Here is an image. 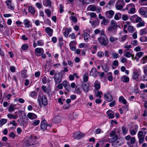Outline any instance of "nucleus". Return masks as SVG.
Returning a JSON list of instances; mask_svg holds the SVG:
<instances>
[{
	"label": "nucleus",
	"mask_w": 147,
	"mask_h": 147,
	"mask_svg": "<svg viewBox=\"0 0 147 147\" xmlns=\"http://www.w3.org/2000/svg\"><path fill=\"white\" fill-rule=\"evenodd\" d=\"M101 33V35L97 39L98 41L101 45L106 46L108 44V40L105 34V31H102Z\"/></svg>",
	"instance_id": "nucleus-1"
},
{
	"label": "nucleus",
	"mask_w": 147,
	"mask_h": 147,
	"mask_svg": "<svg viewBox=\"0 0 147 147\" xmlns=\"http://www.w3.org/2000/svg\"><path fill=\"white\" fill-rule=\"evenodd\" d=\"M37 100L40 107L42 105L45 106L48 104L47 98L45 95L42 96L40 94H38Z\"/></svg>",
	"instance_id": "nucleus-2"
},
{
	"label": "nucleus",
	"mask_w": 147,
	"mask_h": 147,
	"mask_svg": "<svg viewBox=\"0 0 147 147\" xmlns=\"http://www.w3.org/2000/svg\"><path fill=\"white\" fill-rule=\"evenodd\" d=\"M115 137V139L114 140V142L112 144L113 146L117 147L123 144L124 143V139L121 137H118L117 135H115L114 136Z\"/></svg>",
	"instance_id": "nucleus-3"
},
{
	"label": "nucleus",
	"mask_w": 147,
	"mask_h": 147,
	"mask_svg": "<svg viewBox=\"0 0 147 147\" xmlns=\"http://www.w3.org/2000/svg\"><path fill=\"white\" fill-rule=\"evenodd\" d=\"M36 137L35 136L32 137L31 136L29 138V140H23V146L24 147H28L29 146L35 144L34 142H33V140H36Z\"/></svg>",
	"instance_id": "nucleus-4"
},
{
	"label": "nucleus",
	"mask_w": 147,
	"mask_h": 147,
	"mask_svg": "<svg viewBox=\"0 0 147 147\" xmlns=\"http://www.w3.org/2000/svg\"><path fill=\"white\" fill-rule=\"evenodd\" d=\"M129 9V10L128 11V13L133 14L136 12V9L134 4L130 3L127 5L125 8V9L128 10Z\"/></svg>",
	"instance_id": "nucleus-5"
},
{
	"label": "nucleus",
	"mask_w": 147,
	"mask_h": 147,
	"mask_svg": "<svg viewBox=\"0 0 147 147\" xmlns=\"http://www.w3.org/2000/svg\"><path fill=\"white\" fill-rule=\"evenodd\" d=\"M125 139L127 140H130V142H127V144L130 147H132L131 146V144H134L136 142V139L135 137H131L130 135H128L125 137Z\"/></svg>",
	"instance_id": "nucleus-6"
},
{
	"label": "nucleus",
	"mask_w": 147,
	"mask_h": 147,
	"mask_svg": "<svg viewBox=\"0 0 147 147\" xmlns=\"http://www.w3.org/2000/svg\"><path fill=\"white\" fill-rule=\"evenodd\" d=\"M145 134H144L142 131H140L138 134V137L139 138V142L140 143H142L144 142Z\"/></svg>",
	"instance_id": "nucleus-7"
},
{
	"label": "nucleus",
	"mask_w": 147,
	"mask_h": 147,
	"mask_svg": "<svg viewBox=\"0 0 147 147\" xmlns=\"http://www.w3.org/2000/svg\"><path fill=\"white\" fill-rule=\"evenodd\" d=\"M111 26H109L108 29V31L111 32L114 30L116 29L117 27V25L116 22L113 20L111 21Z\"/></svg>",
	"instance_id": "nucleus-8"
},
{
	"label": "nucleus",
	"mask_w": 147,
	"mask_h": 147,
	"mask_svg": "<svg viewBox=\"0 0 147 147\" xmlns=\"http://www.w3.org/2000/svg\"><path fill=\"white\" fill-rule=\"evenodd\" d=\"M62 77L59 75V74H55L53 77L55 84L56 85L60 83L62 81Z\"/></svg>",
	"instance_id": "nucleus-9"
},
{
	"label": "nucleus",
	"mask_w": 147,
	"mask_h": 147,
	"mask_svg": "<svg viewBox=\"0 0 147 147\" xmlns=\"http://www.w3.org/2000/svg\"><path fill=\"white\" fill-rule=\"evenodd\" d=\"M85 134L78 131L74 133L73 137L75 139L80 140L85 136Z\"/></svg>",
	"instance_id": "nucleus-10"
},
{
	"label": "nucleus",
	"mask_w": 147,
	"mask_h": 147,
	"mask_svg": "<svg viewBox=\"0 0 147 147\" xmlns=\"http://www.w3.org/2000/svg\"><path fill=\"white\" fill-rule=\"evenodd\" d=\"M47 127V123L46 120L44 118H42L41 123L40 127L41 129L43 131L46 130Z\"/></svg>",
	"instance_id": "nucleus-11"
},
{
	"label": "nucleus",
	"mask_w": 147,
	"mask_h": 147,
	"mask_svg": "<svg viewBox=\"0 0 147 147\" xmlns=\"http://www.w3.org/2000/svg\"><path fill=\"white\" fill-rule=\"evenodd\" d=\"M11 1L10 0H7L5 2L7 8L9 9L13 10L14 9V6L11 4Z\"/></svg>",
	"instance_id": "nucleus-12"
},
{
	"label": "nucleus",
	"mask_w": 147,
	"mask_h": 147,
	"mask_svg": "<svg viewBox=\"0 0 147 147\" xmlns=\"http://www.w3.org/2000/svg\"><path fill=\"white\" fill-rule=\"evenodd\" d=\"M63 84L65 89L68 92H69L70 91L71 87L69 83L67 81H64L63 82Z\"/></svg>",
	"instance_id": "nucleus-13"
},
{
	"label": "nucleus",
	"mask_w": 147,
	"mask_h": 147,
	"mask_svg": "<svg viewBox=\"0 0 147 147\" xmlns=\"http://www.w3.org/2000/svg\"><path fill=\"white\" fill-rule=\"evenodd\" d=\"M89 84H85L84 82H82V89L86 92H88L89 91Z\"/></svg>",
	"instance_id": "nucleus-14"
},
{
	"label": "nucleus",
	"mask_w": 147,
	"mask_h": 147,
	"mask_svg": "<svg viewBox=\"0 0 147 147\" xmlns=\"http://www.w3.org/2000/svg\"><path fill=\"white\" fill-rule=\"evenodd\" d=\"M45 32L50 36H51L53 35V30L49 27H46L45 29Z\"/></svg>",
	"instance_id": "nucleus-15"
},
{
	"label": "nucleus",
	"mask_w": 147,
	"mask_h": 147,
	"mask_svg": "<svg viewBox=\"0 0 147 147\" xmlns=\"http://www.w3.org/2000/svg\"><path fill=\"white\" fill-rule=\"evenodd\" d=\"M114 14V11L112 10L107 11L105 12L106 17L108 18H111Z\"/></svg>",
	"instance_id": "nucleus-16"
},
{
	"label": "nucleus",
	"mask_w": 147,
	"mask_h": 147,
	"mask_svg": "<svg viewBox=\"0 0 147 147\" xmlns=\"http://www.w3.org/2000/svg\"><path fill=\"white\" fill-rule=\"evenodd\" d=\"M105 99L108 102H110L113 100L112 96L109 94H105L104 95Z\"/></svg>",
	"instance_id": "nucleus-17"
},
{
	"label": "nucleus",
	"mask_w": 147,
	"mask_h": 147,
	"mask_svg": "<svg viewBox=\"0 0 147 147\" xmlns=\"http://www.w3.org/2000/svg\"><path fill=\"white\" fill-rule=\"evenodd\" d=\"M97 74V72L96 68H92L90 71V75L94 77L96 76Z\"/></svg>",
	"instance_id": "nucleus-18"
},
{
	"label": "nucleus",
	"mask_w": 147,
	"mask_h": 147,
	"mask_svg": "<svg viewBox=\"0 0 147 147\" xmlns=\"http://www.w3.org/2000/svg\"><path fill=\"white\" fill-rule=\"evenodd\" d=\"M121 82L124 83H127L129 82V77L126 75H124L120 78Z\"/></svg>",
	"instance_id": "nucleus-19"
},
{
	"label": "nucleus",
	"mask_w": 147,
	"mask_h": 147,
	"mask_svg": "<svg viewBox=\"0 0 147 147\" xmlns=\"http://www.w3.org/2000/svg\"><path fill=\"white\" fill-rule=\"evenodd\" d=\"M43 5L45 7H51V2L50 0H43Z\"/></svg>",
	"instance_id": "nucleus-20"
},
{
	"label": "nucleus",
	"mask_w": 147,
	"mask_h": 147,
	"mask_svg": "<svg viewBox=\"0 0 147 147\" xmlns=\"http://www.w3.org/2000/svg\"><path fill=\"white\" fill-rule=\"evenodd\" d=\"M27 116L28 118L31 119H35L37 117V116L35 114L32 113H28Z\"/></svg>",
	"instance_id": "nucleus-21"
},
{
	"label": "nucleus",
	"mask_w": 147,
	"mask_h": 147,
	"mask_svg": "<svg viewBox=\"0 0 147 147\" xmlns=\"http://www.w3.org/2000/svg\"><path fill=\"white\" fill-rule=\"evenodd\" d=\"M143 54L142 52H140L137 53L134 57L135 59L137 61H138L139 58L142 56Z\"/></svg>",
	"instance_id": "nucleus-22"
},
{
	"label": "nucleus",
	"mask_w": 147,
	"mask_h": 147,
	"mask_svg": "<svg viewBox=\"0 0 147 147\" xmlns=\"http://www.w3.org/2000/svg\"><path fill=\"white\" fill-rule=\"evenodd\" d=\"M35 52L38 54H40L41 53L43 54L44 51L43 49L42 48H37L35 49Z\"/></svg>",
	"instance_id": "nucleus-23"
},
{
	"label": "nucleus",
	"mask_w": 147,
	"mask_h": 147,
	"mask_svg": "<svg viewBox=\"0 0 147 147\" xmlns=\"http://www.w3.org/2000/svg\"><path fill=\"white\" fill-rule=\"evenodd\" d=\"M145 11L144 7H142L139 9L138 12L142 15H146L147 12Z\"/></svg>",
	"instance_id": "nucleus-24"
},
{
	"label": "nucleus",
	"mask_w": 147,
	"mask_h": 147,
	"mask_svg": "<svg viewBox=\"0 0 147 147\" xmlns=\"http://www.w3.org/2000/svg\"><path fill=\"white\" fill-rule=\"evenodd\" d=\"M107 78L109 81L110 82L112 81L113 76L112 73L110 72L108 73L107 74Z\"/></svg>",
	"instance_id": "nucleus-25"
},
{
	"label": "nucleus",
	"mask_w": 147,
	"mask_h": 147,
	"mask_svg": "<svg viewBox=\"0 0 147 147\" xmlns=\"http://www.w3.org/2000/svg\"><path fill=\"white\" fill-rule=\"evenodd\" d=\"M42 88L44 92L47 94H49L50 92V90L49 89H47L46 86L44 85L42 86Z\"/></svg>",
	"instance_id": "nucleus-26"
},
{
	"label": "nucleus",
	"mask_w": 147,
	"mask_h": 147,
	"mask_svg": "<svg viewBox=\"0 0 147 147\" xmlns=\"http://www.w3.org/2000/svg\"><path fill=\"white\" fill-rule=\"evenodd\" d=\"M112 111L111 110H108L106 113L108 117L111 119H112L114 117V115L112 113H111Z\"/></svg>",
	"instance_id": "nucleus-27"
},
{
	"label": "nucleus",
	"mask_w": 147,
	"mask_h": 147,
	"mask_svg": "<svg viewBox=\"0 0 147 147\" xmlns=\"http://www.w3.org/2000/svg\"><path fill=\"white\" fill-rule=\"evenodd\" d=\"M115 0H110L109 1L106 5L105 7H110L111 5H113L115 2Z\"/></svg>",
	"instance_id": "nucleus-28"
},
{
	"label": "nucleus",
	"mask_w": 147,
	"mask_h": 147,
	"mask_svg": "<svg viewBox=\"0 0 147 147\" xmlns=\"http://www.w3.org/2000/svg\"><path fill=\"white\" fill-rule=\"evenodd\" d=\"M119 100L120 102H122L124 105H126L127 104V101L122 96H120L119 97Z\"/></svg>",
	"instance_id": "nucleus-29"
},
{
	"label": "nucleus",
	"mask_w": 147,
	"mask_h": 147,
	"mask_svg": "<svg viewBox=\"0 0 147 147\" xmlns=\"http://www.w3.org/2000/svg\"><path fill=\"white\" fill-rule=\"evenodd\" d=\"M90 36V35L87 32L84 33L83 34L84 40L86 42L88 41V38Z\"/></svg>",
	"instance_id": "nucleus-30"
},
{
	"label": "nucleus",
	"mask_w": 147,
	"mask_h": 147,
	"mask_svg": "<svg viewBox=\"0 0 147 147\" xmlns=\"http://www.w3.org/2000/svg\"><path fill=\"white\" fill-rule=\"evenodd\" d=\"M94 86L96 90H98L100 88V82H95L94 83Z\"/></svg>",
	"instance_id": "nucleus-31"
},
{
	"label": "nucleus",
	"mask_w": 147,
	"mask_h": 147,
	"mask_svg": "<svg viewBox=\"0 0 147 147\" xmlns=\"http://www.w3.org/2000/svg\"><path fill=\"white\" fill-rule=\"evenodd\" d=\"M16 105L11 104L9 107L8 111L9 112L13 111L15 109L14 107Z\"/></svg>",
	"instance_id": "nucleus-32"
},
{
	"label": "nucleus",
	"mask_w": 147,
	"mask_h": 147,
	"mask_svg": "<svg viewBox=\"0 0 147 147\" xmlns=\"http://www.w3.org/2000/svg\"><path fill=\"white\" fill-rule=\"evenodd\" d=\"M30 21L27 19L24 20V23L25 26V27L28 28L30 27Z\"/></svg>",
	"instance_id": "nucleus-33"
},
{
	"label": "nucleus",
	"mask_w": 147,
	"mask_h": 147,
	"mask_svg": "<svg viewBox=\"0 0 147 147\" xmlns=\"http://www.w3.org/2000/svg\"><path fill=\"white\" fill-rule=\"evenodd\" d=\"M138 3L141 5H147V0H139Z\"/></svg>",
	"instance_id": "nucleus-34"
},
{
	"label": "nucleus",
	"mask_w": 147,
	"mask_h": 147,
	"mask_svg": "<svg viewBox=\"0 0 147 147\" xmlns=\"http://www.w3.org/2000/svg\"><path fill=\"white\" fill-rule=\"evenodd\" d=\"M71 30V28L69 29L68 28H66L65 29V32L64 33V35L66 37H67L69 34V32Z\"/></svg>",
	"instance_id": "nucleus-35"
},
{
	"label": "nucleus",
	"mask_w": 147,
	"mask_h": 147,
	"mask_svg": "<svg viewBox=\"0 0 147 147\" xmlns=\"http://www.w3.org/2000/svg\"><path fill=\"white\" fill-rule=\"evenodd\" d=\"M139 76L138 73L136 71H133L132 78L133 79L135 80Z\"/></svg>",
	"instance_id": "nucleus-36"
},
{
	"label": "nucleus",
	"mask_w": 147,
	"mask_h": 147,
	"mask_svg": "<svg viewBox=\"0 0 147 147\" xmlns=\"http://www.w3.org/2000/svg\"><path fill=\"white\" fill-rule=\"evenodd\" d=\"M147 33V30L146 28L141 29L140 31V34L142 35L146 34Z\"/></svg>",
	"instance_id": "nucleus-37"
},
{
	"label": "nucleus",
	"mask_w": 147,
	"mask_h": 147,
	"mask_svg": "<svg viewBox=\"0 0 147 147\" xmlns=\"http://www.w3.org/2000/svg\"><path fill=\"white\" fill-rule=\"evenodd\" d=\"M88 74H85L84 75L83 80V82H86L88 80Z\"/></svg>",
	"instance_id": "nucleus-38"
},
{
	"label": "nucleus",
	"mask_w": 147,
	"mask_h": 147,
	"mask_svg": "<svg viewBox=\"0 0 147 147\" xmlns=\"http://www.w3.org/2000/svg\"><path fill=\"white\" fill-rule=\"evenodd\" d=\"M28 10L32 14H34L35 13L34 9L31 6L29 7Z\"/></svg>",
	"instance_id": "nucleus-39"
},
{
	"label": "nucleus",
	"mask_w": 147,
	"mask_h": 147,
	"mask_svg": "<svg viewBox=\"0 0 147 147\" xmlns=\"http://www.w3.org/2000/svg\"><path fill=\"white\" fill-rule=\"evenodd\" d=\"M121 13H116L115 16L114 18L116 20H118L121 18Z\"/></svg>",
	"instance_id": "nucleus-40"
},
{
	"label": "nucleus",
	"mask_w": 147,
	"mask_h": 147,
	"mask_svg": "<svg viewBox=\"0 0 147 147\" xmlns=\"http://www.w3.org/2000/svg\"><path fill=\"white\" fill-rule=\"evenodd\" d=\"M75 93L78 94H81L82 93V91L80 90V88L79 87H78L76 86L75 88Z\"/></svg>",
	"instance_id": "nucleus-41"
},
{
	"label": "nucleus",
	"mask_w": 147,
	"mask_h": 147,
	"mask_svg": "<svg viewBox=\"0 0 147 147\" xmlns=\"http://www.w3.org/2000/svg\"><path fill=\"white\" fill-rule=\"evenodd\" d=\"M128 29L129 32L131 33L133 32L135 30L134 27L131 26H129L128 27Z\"/></svg>",
	"instance_id": "nucleus-42"
},
{
	"label": "nucleus",
	"mask_w": 147,
	"mask_h": 147,
	"mask_svg": "<svg viewBox=\"0 0 147 147\" xmlns=\"http://www.w3.org/2000/svg\"><path fill=\"white\" fill-rule=\"evenodd\" d=\"M137 15H134L132 16L130 18V20L133 22H136Z\"/></svg>",
	"instance_id": "nucleus-43"
},
{
	"label": "nucleus",
	"mask_w": 147,
	"mask_h": 147,
	"mask_svg": "<svg viewBox=\"0 0 147 147\" xmlns=\"http://www.w3.org/2000/svg\"><path fill=\"white\" fill-rule=\"evenodd\" d=\"M8 117L10 119H11L12 118L14 119H16L18 117L14 115H12L11 114H9L7 115Z\"/></svg>",
	"instance_id": "nucleus-44"
},
{
	"label": "nucleus",
	"mask_w": 147,
	"mask_h": 147,
	"mask_svg": "<svg viewBox=\"0 0 147 147\" xmlns=\"http://www.w3.org/2000/svg\"><path fill=\"white\" fill-rule=\"evenodd\" d=\"M123 134H126L128 132V129L125 127L122 126L121 128Z\"/></svg>",
	"instance_id": "nucleus-45"
},
{
	"label": "nucleus",
	"mask_w": 147,
	"mask_h": 147,
	"mask_svg": "<svg viewBox=\"0 0 147 147\" xmlns=\"http://www.w3.org/2000/svg\"><path fill=\"white\" fill-rule=\"evenodd\" d=\"M44 44L43 40H39L37 42V45L38 46H43Z\"/></svg>",
	"instance_id": "nucleus-46"
},
{
	"label": "nucleus",
	"mask_w": 147,
	"mask_h": 147,
	"mask_svg": "<svg viewBox=\"0 0 147 147\" xmlns=\"http://www.w3.org/2000/svg\"><path fill=\"white\" fill-rule=\"evenodd\" d=\"M26 71L25 69H24L21 72L22 76V77L25 78L27 77Z\"/></svg>",
	"instance_id": "nucleus-47"
},
{
	"label": "nucleus",
	"mask_w": 147,
	"mask_h": 147,
	"mask_svg": "<svg viewBox=\"0 0 147 147\" xmlns=\"http://www.w3.org/2000/svg\"><path fill=\"white\" fill-rule=\"evenodd\" d=\"M108 23V20L106 19L105 18L103 19L102 22H101V24L104 25H107Z\"/></svg>",
	"instance_id": "nucleus-48"
},
{
	"label": "nucleus",
	"mask_w": 147,
	"mask_h": 147,
	"mask_svg": "<svg viewBox=\"0 0 147 147\" xmlns=\"http://www.w3.org/2000/svg\"><path fill=\"white\" fill-rule=\"evenodd\" d=\"M7 121V119H2L0 120V124L3 125L5 124Z\"/></svg>",
	"instance_id": "nucleus-49"
},
{
	"label": "nucleus",
	"mask_w": 147,
	"mask_h": 147,
	"mask_svg": "<svg viewBox=\"0 0 147 147\" xmlns=\"http://www.w3.org/2000/svg\"><path fill=\"white\" fill-rule=\"evenodd\" d=\"M91 25L93 28H94L96 26L98 25L99 23L98 22H95V21H92L91 23Z\"/></svg>",
	"instance_id": "nucleus-50"
},
{
	"label": "nucleus",
	"mask_w": 147,
	"mask_h": 147,
	"mask_svg": "<svg viewBox=\"0 0 147 147\" xmlns=\"http://www.w3.org/2000/svg\"><path fill=\"white\" fill-rule=\"evenodd\" d=\"M124 55L126 57L129 58L131 57V54L129 52H127L126 53H125V52H124Z\"/></svg>",
	"instance_id": "nucleus-51"
},
{
	"label": "nucleus",
	"mask_w": 147,
	"mask_h": 147,
	"mask_svg": "<svg viewBox=\"0 0 147 147\" xmlns=\"http://www.w3.org/2000/svg\"><path fill=\"white\" fill-rule=\"evenodd\" d=\"M37 94V92L36 91H33L31 92L30 94V96L32 98H33L34 97H35V96H36Z\"/></svg>",
	"instance_id": "nucleus-52"
},
{
	"label": "nucleus",
	"mask_w": 147,
	"mask_h": 147,
	"mask_svg": "<svg viewBox=\"0 0 147 147\" xmlns=\"http://www.w3.org/2000/svg\"><path fill=\"white\" fill-rule=\"evenodd\" d=\"M144 24L145 22H141L136 25V26L137 27H140L144 26Z\"/></svg>",
	"instance_id": "nucleus-53"
},
{
	"label": "nucleus",
	"mask_w": 147,
	"mask_h": 147,
	"mask_svg": "<svg viewBox=\"0 0 147 147\" xmlns=\"http://www.w3.org/2000/svg\"><path fill=\"white\" fill-rule=\"evenodd\" d=\"M102 68L103 70L106 72H108L109 70V69L107 66H102Z\"/></svg>",
	"instance_id": "nucleus-54"
},
{
	"label": "nucleus",
	"mask_w": 147,
	"mask_h": 147,
	"mask_svg": "<svg viewBox=\"0 0 147 147\" xmlns=\"http://www.w3.org/2000/svg\"><path fill=\"white\" fill-rule=\"evenodd\" d=\"M140 40L141 42H145L147 41V37L143 36L140 38Z\"/></svg>",
	"instance_id": "nucleus-55"
},
{
	"label": "nucleus",
	"mask_w": 147,
	"mask_h": 147,
	"mask_svg": "<svg viewBox=\"0 0 147 147\" xmlns=\"http://www.w3.org/2000/svg\"><path fill=\"white\" fill-rule=\"evenodd\" d=\"M45 13L49 17H50L51 15V12L49 9H47L45 11Z\"/></svg>",
	"instance_id": "nucleus-56"
},
{
	"label": "nucleus",
	"mask_w": 147,
	"mask_h": 147,
	"mask_svg": "<svg viewBox=\"0 0 147 147\" xmlns=\"http://www.w3.org/2000/svg\"><path fill=\"white\" fill-rule=\"evenodd\" d=\"M28 47V46L27 44H25L22 45V48L23 50H26Z\"/></svg>",
	"instance_id": "nucleus-57"
},
{
	"label": "nucleus",
	"mask_w": 147,
	"mask_h": 147,
	"mask_svg": "<svg viewBox=\"0 0 147 147\" xmlns=\"http://www.w3.org/2000/svg\"><path fill=\"white\" fill-rule=\"evenodd\" d=\"M129 37V35H125L123 36H122L121 38V41L123 42L127 38H128Z\"/></svg>",
	"instance_id": "nucleus-58"
},
{
	"label": "nucleus",
	"mask_w": 147,
	"mask_h": 147,
	"mask_svg": "<svg viewBox=\"0 0 147 147\" xmlns=\"http://www.w3.org/2000/svg\"><path fill=\"white\" fill-rule=\"evenodd\" d=\"M124 3V1L123 0H119L116 3L115 5H116L117 4L121 5H123Z\"/></svg>",
	"instance_id": "nucleus-59"
},
{
	"label": "nucleus",
	"mask_w": 147,
	"mask_h": 147,
	"mask_svg": "<svg viewBox=\"0 0 147 147\" xmlns=\"http://www.w3.org/2000/svg\"><path fill=\"white\" fill-rule=\"evenodd\" d=\"M89 7L90 8V10L92 11H94L96 10V7L94 6L91 5L89 6Z\"/></svg>",
	"instance_id": "nucleus-60"
},
{
	"label": "nucleus",
	"mask_w": 147,
	"mask_h": 147,
	"mask_svg": "<svg viewBox=\"0 0 147 147\" xmlns=\"http://www.w3.org/2000/svg\"><path fill=\"white\" fill-rule=\"evenodd\" d=\"M42 83L45 84L47 82V79L46 76H44L42 78Z\"/></svg>",
	"instance_id": "nucleus-61"
},
{
	"label": "nucleus",
	"mask_w": 147,
	"mask_h": 147,
	"mask_svg": "<svg viewBox=\"0 0 147 147\" xmlns=\"http://www.w3.org/2000/svg\"><path fill=\"white\" fill-rule=\"evenodd\" d=\"M113 57L115 59H116L119 57V55L118 53H113L112 55Z\"/></svg>",
	"instance_id": "nucleus-62"
},
{
	"label": "nucleus",
	"mask_w": 147,
	"mask_h": 147,
	"mask_svg": "<svg viewBox=\"0 0 147 147\" xmlns=\"http://www.w3.org/2000/svg\"><path fill=\"white\" fill-rule=\"evenodd\" d=\"M45 24H48L49 26H51V23L49 19H47L45 21Z\"/></svg>",
	"instance_id": "nucleus-63"
},
{
	"label": "nucleus",
	"mask_w": 147,
	"mask_h": 147,
	"mask_svg": "<svg viewBox=\"0 0 147 147\" xmlns=\"http://www.w3.org/2000/svg\"><path fill=\"white\" fill-rule=\"evenodd\" d=\"M40 123V121L39 120H34L33 121V123L34 125H37L39 124Z\"/></svg>",
	"instance_id": "nucleus-64"
}]
</instances>
